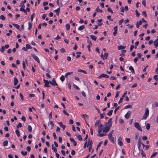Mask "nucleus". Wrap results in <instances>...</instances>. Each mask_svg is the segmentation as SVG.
<instances>
[{
  "instance_id": "obj_50",
  "label": "nucleus",
  "mask_w": 158,
  "mask_h": 158,
  "mask_svg": "<svg viewBox=\"0 0 158 158\" xmlns=\"http://www.w3.org/2000/svg\"><path fill=\"white\" fill-rule=\"evenodd\" d=\"M112 118H110L109 120L108 121V122L107 123H110V124L111 123V125H112Z\"/></svg>"
},
{
  "instance_id": "obj_20",
  "label": "nucleus",
  "mask_w": 158,
  "mask_h": 158,
  "mask_svg": "<svg viewBox=\"0 0 158 158\" xmlns=\"http://www.w3.org/2000/svg\"><path fill=\"white\" fill-rule=\"evenodd\" d=\"M27 129L29 132H31L32 131V128L30 125H28Z\"/></svg>"
},
{
  "instance_id": "obj_37",
  "label": "nucleus",
  "mask_w": 158,
  "mask_h": 158,
  "mask_svg": "<svg viewBox=\"0 0 158 158\" xmlns=\"http://www.w3.org/2000/svg\"><path fill=\"white\" fill-rule=\"evenodd\" d=\"M8 142L7 140L4 141L3 142V144L4 146H6L7 145Z\"/></svg>"
},
{
  "instance_id": "obj_8",
  "label": "nucleus",
  "mask_w": 158,
  "mask_h": 158,
  "mask_svg": "<svg viewBox=\"0 0 158 158\" xmlns=\"http://www.w3.org/2000/svg\"><path fill=\"white\" fill-rule=\"evenodd\" d=\"M131 114V112L130 111H128L127 114L125 115V117L127 118L128 119Z\"/></svg>"
},
{
  "instance_id": "obj_35",
  "label": "nucleus",
  "mask_w": 158,
  "mask_h": 158,
  "mask_svg": "<svg viewBox=\"0 0 158 158\" xmlns=\"http://www.w3.org/2000/svg\"><path fill=\"white\" fill-rule=\"evenodd\" d=\"M135 14L137 17H139L140 15V13H139L137 10H135Z\"/></svg>"
},
{
  "instance_id": "obj_60",
  "label": "nucleus",
  "mask_w": 158,
  "mask_h": 158,
  "mask_svg": "<svg viewBox=\"0 0 158 158\" xmlns=\"http://www.w3.org/2000/svg\"><path fill=\"white\" fill-rule=\"evenodd\" d=\"M27 150L28 152H30L31 150V148L30 146H27Z\"/></svg>"
},
{
  "instance_id": "obj_46",
  "label": "nucleus",
  "mask_w": 158,
  "mask_h": 158,
  "mask_svg": "<svg viewBox=\"0 0 158 158\" xmlns=\"http://www.w3.org/2000/svg\"><path fill=\"white\" fill-rule=\"evenodd\" d=\"M102 143H103L102 141H101L97 145V149H98V148L100 147L101 145L102 144Z\"/></svg>"
},
{
  "instance_id": "obj_51",
  "label": "nucleus",
  "mask_w": 158,
  "mask_h": 158,
  "mask_svg": "<svg viewBox=\"0 0 158 158\" xmlns=\"http://www.w3.org/2000/svg\"><path fill=\"white\" fill-rule=\"evenodd\" d=\"M0 18L1 19L3 20H4L5 19V17L3 15H2L0 16Z\"/></svg>"
},
{
  "instance_id": "obj_18",
  "label": "nucleus",
  "mask_w": 158,
  "mask_h": 158,
  "mask_svg": "<svg viewBox=\"0 0 158 158\" xmlns=\"http://www.w3.org/2000/svg\"><path fill=\"white\" fill-rule=\"evenodd\" d=\"M126 48V46H119L118 47V50H121L124 49Z\"/></svg>"
},
{
  "instance_id": "obj_5",
  "label": "nucleus",
  "mask_w": 158,
  "mask_h": 158,
  "mask_svg": "<svg viewBox=\"0 0 158 158\" xmlns=\"http://www.w3.org/2000/svg\"><path fill=\"white\" fill-rule=\"evenodd\" d=\"M43 81L45 83V84L44 85L45 87H50V85H49V81L44 79L43 80Z\"/></svg>"
},
{
  "instance_id": "obj_19",
  "label": "nucleus",
  "mask_w": 158,
  "mask_h": 158,
  "mask_svg": "<svg viewBox=\"0 0 158 158\" xmlns=\"http://www.w3.org/2000/svg\"><path fill=\"white\" fill-rule=\"evenodd\" d=\"M90 36L91 39L94 41H96V40L97 37L95 36L94 35H90Z\"/></svg>"
},
{
  "instance_id": "obj_61",
  "label": "nucleus",
  "mask_w": 158,
  "mask_h": 158,
  "mask_svg": "<svg viewBox=\"0 0 158 158\" xmlns=\"http://www.w3.org/2000/svg\"><path fill=\"white\" fill-rule=\"evenodd\" d=\"M77 44H75L74 47L73 48V49L75 50H77Z\"/></svg>"
},
{
  "instance_id": "obj_63",
  "label": "nucleus",
  "mask_w": 158,
  "mask_h": 158,
  "mask_svg": "<svg viewBox=\"0 0 158 158\" xmlns=\"http://www.w3.org/2000/svg\"><path fill=\"white\" fill-rule=\"evenodd\" d=\"M146 1L145 0H143L142 2V4L144 6H146Z\"/></svg>"
},
{
  "instance_id": "obj_40",
  "label": "nucleus",
  "mask_w": 158,
  "mask_h": 158,
  "mask_svg": "<svg viewBox=\"0 0 158 158\" xmlns=\"http://www.w3.org/2000/svg\"><path fill=\"white\" fill-rule=\"evenodd\" d=\"M60 80L62 82H63L64 80V77L63 75H62L60 77Z\"/></svg>"
},
{
  "instance_id": "obj_1",
  "label": "nucleus",
  "mask_w": 158,
  "mask_h": 158,
  "mask_svg": "<svg viewBox=\"0 0 158 158\" xmlns=\"http://www.w3.org/2000/svg\"><path fill=\"white\" fill-rule=\"evenodd\" d=\"M102 124H100L99 125L98 127V133L99 134H97V135L100 137H103L106 135V134H100V133L101 132L102 130Z\"/></svg>"
},
{
  "instance_id": "obj_38",
  "label": "nucleus",
  "mask_w": 158,
  "mask_h": 158,
  "mask_svg": "<svg viewBox=\"0 0 158 158\" xmlns=\"http://www.w3.org/2000/svg\"><path fill=\"white\" fill-rule=\"evenodd\" d=\"M22 127V124L19 123L16 126V127L17 128H19V127Z\"/></svg>"
},
{
  "instance_id": "obj_33",
  "label": "nucleus",
  "mask_w": 158,
  "mask_h": 158,
  "mask_svg": "<svg viewBox=\"0 0 158 158\" xmlns=\"http://www.w3.org/2000/svg\"><path fill=\"white\" fill-rule=\"evenodd\" d=\"M70 25L69 23H67L66 25V28L67 30H69L70 29Z\"/></svg>"
},
{
  "instance_id": "obj_29",
  "label": "nucleus",
  "mask_w": 158,
  "mask_h": 158,
  "mask_svg": "<svg viewBox=\"0 0 158 158\" xmlns=\"http://www.w3.org/2000/svg\"><path fill=\"white\" fill-rule=\"evenodd\" d=\"M78 72H82V73H85V74H87L85 70H81V69H78Z\"/></svg>"
},
{
  "instance_id": "obj_13",
  "label": "nucleus",
  "mask_w": 158,
  "mask_h": 158,
  "mask_svg": "<svg viewBox=\"0 0 158 158\" xmlns=\"http://www.w3.org/2000/svg\"><path fill=\"white\" fill-rule=\"evenodd\" d=\"M18 82V80L17 79V78L16 77H15L14 78V85L15 86L16 85Z\"/></svg>"
},
{
  "instance_id": "obj_23",
  "label": "nucleus",
  "mask_w": 158,
  "mask_h": 158,
  "mask_svg": "<svg viewBox=\"0 0 158 158\" xmlns=\"http://www.w3.org/2000/svg\"><path fill=\"white\" fill-rule=\"evenodd\" d=\"M12 25L17 29H19V28L20 26L18 24L15 23H12Z\"/></svg>"
},
{
  "instance_id": "obj_3",
  "label": "nucleus",
  "mask_w": 158,
  "mask_h": 158,
  "mask_svg": "<svg viewBox=\"0 0 158 158\" xmlns=\"http://www.w3.org/2000/svg\"><path fill=\"white\" fill-rule=\"evenodd\" d=\"M31 55L35 60L37 61L39 63H40V61L39 59L34 54H31Z\"/></svg>"
},
{
  "instance_id": "obj_44",
  "label": "nucleus",
  "mask_w": 158,
  "mask_h": 158,
  "mask_svg": "<svg viewBox=\"0 0 158 158\" xmlns=\"http://www.w3.org/2000/svg\"><path fill=\"white\" fill-rule=\"evenodd\" d=\"M28 26H29V27H28V28L29 30H30L32 27V24L31 23H30V22H28Z\"/></svg>"
},
{
  "instance_id": "obj_64",
  "label": "nucleus",
  "mask_w": 158,
  "mask_h": 158,
  "mask_svg": "<svg viewBox=\"0 0 158 158\" xmlns=\"http://www.w3.org/2000/svg\"><path fill=\"white\" fill-rule=\"evenodd\" d=\"M71 154L72 155H74L75 154V152L74 150H72L71 152Z\"/></svg>"
},
{
  "instance_id": "obj_4",
  "label": "nucleus",
  "mask_w": 158,
  "mask_h": 158,
  "mask_svg": "<svg viewBox=\"0 0 158 158\" xmlns=\"http://www.w3.org/2000/svg\"><path fill=\"white\" fill-rule=\"evenodd\" d=\"M134 126L135 128H136L139 131H142V129L138 123L137 122H135L134 123Z\"/></svg>"
},
{
  "instance_id": "obj_36",
  "label": "nucleus",
  "mask_w": 158,
  "mask_h": 158,
  "mask_svg": "<svg viewBox=\"0 0 158 158\" xmlns=\"http://www.w3.org/2000/svg\"><path fill=\"white\" fill-rule=\"evenodd\" d=\"M114 132V130H112L109 133L108 135V137H111L112 136V134Z\"/></svg>"
},
{
  "instance_id": "obj_12",
  "label": "nucleus",
  "mask_w": 158,
  "mask_h": 158,
  "mask_svg": "<svg viewBox=\"0 0 158 158\" xmlns=\"http://www.w3.org/2000/svg\"><path fill=\"white\" fill-rule=\"evenodd\" d=\"M60 8L59 7L57 8V9L55 10H54V12H55L56 13V14L57 15H59L60 13Z\"/></svg>"
},
{
  "instance_id": "obj_49",
  "label": "nucleus",
  "mask_w": 158,
  "mask_h": 158,
  "mask_svg": "<svg viewBox=\"0 0 158 158\" xmlns=\"http://www.w3.org/2000/svg\"><path fill=\"white\" fill-rule=\"evenodd\" d=\"M107 10L108 11L110 12L111 13H113V11L111 9L110 7H108L107 9Z\"/></svg>"
},
{
  "instance_id": "obj_56",
  "label": "nucleus",
  "mask_w": 158,
  "mask_h": 158,
  "mask_svg": "<svg viewBox=\"0 0 158 158\" xmlns=\"http://www.w3.org/2000/svg\"><path fill=\"white\" fill-rule=\"evenodd\" d=\"M19 6L22 8H24L25 7L24 4L22 2L20 3Z\"/></svg>"
},
{
  "instance_id": "obj_28",
  "label": "nucleus",
  "mask_w": 158,
  "mask_h": 158,
  "mask_svg": "<svg viewBox=\"0 0 158 158\" xmlns=\"http://www.w3.org/2000/svg\"><path fill=\"white\" fill-rule=\"evenodd\" d=\"M73 72H68L67 73H66L65 75V77H67L68 75H70L72 74Z\"/></svg>"
},
{
  "instance_id": "obj_21",
  "label": "nucleus",
  "mask_w": 158,
  "mask_h": 158,
  "mask_svg": "<svg viewBox=\"0 0 158 158\" xmlns=\"http://www.w3.org/2000/svg\"><path fill=\"white\" fill-rule=\"evenodd\" d=\"M85 28V27L84 25H82V26H80L78 27V30L81 31L82 30L84 29Z\"/></svg>"
},
{
  "instance_id": "obj_52",
  "label": "nucleus",
  "mask_w": 158,
  "mask_h": 158,
  "mask_svg": "<svg viewBox=\"0 0 158 158\" xmlns=\"http://www.w3.org/2000/svg\"><path fill=\"white\" fill-rule=\"evenodd\" d=\"M19 96H20V98H21V99L22 100H23V99H24L23 97V94H22L21 93H20Z\"/></svg>"
},
{
  "instance_id": "obj_32",
  "label": "nucleus",
  "mask_w": 158,
  "mask_h": 158,
  "mask_svg": "<svg viewBox=\"0 0 158 158\" xmlns=\"http://www.w3.org/2000/svg\"><path fill=\"white\" fill-rule=\"evenodd\" d=\"M112 125L111 124V123L110 124V123H106V125H105V127H110H110H111Z\"/></svg>"
},
{
  "instance_id": "obj_15",
  "label": "nucleus",
  "mask_w": 158,
  "mask_h": 158,
  "mask_svg": "<svg viewBox=\"0 0 158 158\" xmlns=\"http://www.w3.org/2000/svg\"><path fill=\"white\" fill-rule=\"evenodd\" d=\"M75 135L79 140L82 141V138L80 135L77 134Z\"/></svg>"
},
{
  "instance_id": "obj_14",
  "label": "nucleus",
  "mask_w": 158,
  "mask_h": 158,
  "mask_svg": "<svg viewBox=\"0 0 158 158\" xmlns=\"http://www.w3.org/2000/svg\"><path fill=\"white\" fill-rule=\"evenodd\" d=\"M108 138L109 139V140L110 141L113 143H114V138L113 136L111 137H108Z\"/></svg>"
},
{
  "instance_id": "obj_22",
  "label": "nucleus",
  "mask_w": 158,
  "mask_h": 158,
  "mask_svg": "<svg viewBox=\"0 0 158 158\" xmlns=\"http://www.w3.org/2000/svg\"><path fill=\"white\" fill-rule=\"evenodd\" d=\"M154 44L155 47L156 48L158 46V41L155 40L154 41Z\"/></svg>"
},
{
  "instance_id": "obj_42",
  "label": "nucleus",
  "mask_w": 158,
  "mask_h": 158,
  "mask_svg": "<svg viewBox=\"0 0 158 158\" xmlns=\"http://www.w3.org/2000/svg\"><path fill=\"white\" fill-rule=\"evenodd\" d=\"M150 128V124L149 123H148L146 125V128L147 130H148Z\"/></svg>"
},
{
  "instance_id": "obj_48",
  "label": "nucleus",
  "mask_w": 158,
  "mask_h": 158,
  "mask_svg": "<svg viewBox=\"0 0 158 158\" xmlns=\"http://www.w3.org/2000/svg\"><path fill=\"white\" fill-rule=\"evenodd\" d=\"M108 55V53H105L104 55V56L105 59H107V57Z\"/></svg>"
},
{
  "instance_id": "obj_9",
  "label": "nucleus",
  "mask_w": 158,
  "mask_h": 158,
  "mask_svg": "<svg viewBox=\"0 0 158 158\" xmlns=\"http://www.w3.org/2000/svg\"><path fill=\"white\" fill-rule=\"evenodd\" d=\"M142 143L140 141V138H139L138 141V148L140 150L141 145L142 144Z\"/></svg>"
},
{
  "instance_id": "obj_53",
  "label": "nucleus",
  "mask_w": 158,
  "mask_h": 158,
  "mask_svg": "<svg viewBox=\"0 0 158 158\" xmlns=\"http://www.w3.org/2000/svg\"><path fill=\"white\" fill-rule=\"evenodd\" d=\"M123 98H122V97H121V98H120V100H119V101L118 102V104H120V103H121L122 102V101L123 100Z\"/></svg>"
},
{
  "instance_id": "obj_2",
  "label": "nucleus",
  "mask_w": 158,
  "mask_h": 158,
  "mask_svg": "<svg viewBox=\"0 0 158 158\" xmlns=\"http://www.w3.org/2000/svg\"><path fill=\"white\" fill-rule=\"evenodd\" d=\"M149 114V111L148 108L146 109L145 111L144 114L142 117V119H145L148 116Z\"/></svg>"
},
{
  "instance_id": "obj_39",
  "label": "nucleus",
  "mask_w": 158,
  "mask_h": 158,
  "mask_svg": "<svg viewBox=\"0 0 158 158\" xmlns=\"http://www.w3.org/2000/svg\"><path fill=\"white\" fill-rule=\"evenodd\" d=\"M35 15V14L34 13H33L31 15V21H33V17H34Z\"/></svg>"
},
{
  "instance_id": "obj_31",
  "label": "nucleus",
  "mask_w": 158,
  "mask_h": 158,
  "mask_svg": "<svg viewBox=\"0 0 158 158\" xmlns=\"http://www.w3.org/2000/svg\"><path fill=\"white\" fill-rule=\"evenodd\" d=\"M15 132L18 136L19 137L20 136V132L18 129H17L15 131Z\"/></svg>"
},
{
  "instance_id": "obj_24",
  "label": "nucleus",
  "mask_w": 158,
  "mask_h": 158,
  "mask_svg": "<svg viewBox=\"0 0 158 158\" xmlns=\"http://www.w3.org/2000/svg\"><path fill=\"white\" fill-rule=\"evenodd\" d=\"M113 112V110H110L107 113V115L108 116H111Z\"/></svg>"
},
{
  "instance_id": "obj_62",
  "label": "nucleus",
  "mask_w": 158,
  "mask_h": 158,
  "mask_svg": "<svg viewBox=\"0 0 158 158\" xmlns=\"http://www.w3.org/2000/svg\"><path fill=\"white\" fill-rule=\"evenodd\" d=\"M55 39L56 40H58L60 39H61V38L58 35H57V37Z\"/></svg>"
},
{
  "instance_id": "obj_6",
  "label": "nucleus",
  "mask_w": 158,
  "mask_h": 158,
  "mask_svg": "<svg viewBox=\"0 0 158 158\" xmlns=\"http://www.w3.org/2000/svg\"><path fill=\"white\" fill-rule=\"evenodd\" d=\"M102 77H105L106 78H108L109 77V76L107 74L102 73L98 77V78L99 79H101Z\"/></svg>"
},
{
  "instance_id": "obj_26",
  "label": "nucleus",
  "mask_w": 158,
  "mask_h": 158,
  "mask_svg": "<svg viewBox=\"0 0 158 158\" xmlns=\"http://www.w3.org/2000/svg\"><path fill=\"white\" fill-rule=\"evenodd\" d=\"M26 48L27 49H31L32 48L31 47L29 44H27L26 45Z\"/></svg>"
},
{
  "instance_id": "obj_7",
  "label": "nucleus",
  "mask_w": 158,
  "mask_h": 158,
  "mask_svg": "<svg viewBox=\"0 0 158 158\" xmlns=\"http://www.w3.org/2000/svg\"><path fill=\"white\" fill-rule=\"evenodd\" d=\"M110 127H105L102 128V131L103 132H105L106 133H107L110 130Z\"/></svg>"
},
{
  "instance_id": "obj_45",
  "label": "nucleus",
  "mask_w": 158,
  "mask_h": 158,
  "mask_svg": "<svg viewBox=\"0 0 158 158\" xmlns=\"http://www.w3.org/2000/svg\"><path fill=\"white\" fill-rule=\"evenodd\" d=\"M50 124L52 126V128H51V129H53V127H54V123H53V122L52 121H51L50 122Z\"/></svg>"
},
{
  "instance_id": "obj_10",
  "label": "nucleus",
  "mask_w": 158,
  "mask_h": 158,
  "mask_svg": "<svg viewBox=\"0 0 158 158\" xmlns=\"http://www.w3.org/2000/svg\"><path fill=\"white\" fill-rule=\"evenodd\" d=\"M122 139L120 137L118 139V145L122 146L123 145V143L121 141Z\"/></svg>"
},
{
  "instance_id": "obj_17",
  "label": "nucleus",
  "mask_w": 158,
  "mask_h": 158,
  "mask_svg": "<svg viewBox=\"0 0 158 158\" xmlns=\"http://www.w3.org/2000/svg\"><path fill=\"white\" fill-rule=\"evenodd\" d=\"M52 149L54 151L55 153L57 152V148L54 147L53 144H52Z\"/></svg>"
},
{
  "instance_id": "obj_55",
  "label": "nucleus",
  "mask_w": 158,
  "mask_h": 158,
  "mask_svg": "<svg viewBox=\"0 0 158 158\" xmlns=\"http://www.w3.org/2000/svg\"><path fill=\"white\" fill-rule=\"evenodd\" d=\"M120 107V106H118V107H117L115 108V109L114 110V114H115L116 111H117V110Z\"/></svg>"
},
{
  "instance_id": "obj_58",
  "label": "nucleus",
  "mask_w": 158,
  "mask_h": 158,
  "mask_svg": "<svg viewBox=\"0 0 158 158\" xmlns=\"http://www.w3.org/2000/svg\"><path fill=\"white\" fill-rule=\"evenodd\" d=\"M121 11L123 13L124 11V9L123 7L121 6L120 8Z\"/></svg>"
},
{
  "instance_id": "obj_47",
  "label": "nucleus",
  "mask_w": 158,
  "mask_h": 158,
  "mask_svg": "<svg viewBox=\"0 0 158 158\" xmlns=\"http://www.w3.org/2000/svg\"><path fill=\"white\" fill-rule=\"evenodd\" d=\"M21 154L23 155V156H25L27 155V152H24L23 151H22L21 152Z\"/></svg>"
},
{
  "instance_id": "obj_54",
  "label": "nucleus",
  "mask_w": 158,
  "mask_h": 158,
  "mask_svg": "<svg viewBox=\"0 0 158 158\" xmlns=\"http://www.w3.org/2000/svg\"><path fill=\"white\" fill-rule=\"evenodd\" d=\"M137 56H138V58H140L142 56V54L140 53H138L137 54Z\"/></svg>"
},
{
  "instance_id": "obj_34",
  "label": "nucleus",
  "mask_w": 158,
  "mask_h": 158,
  "mask_svg": "<svg viewBox=\"0 0 158 158\" xmlns=\"http://www.w3.org/2000/svg\"><path fill=\"white\" fill-rule=\"evenodd\" d=\"M96 10L97 12H100V13H102V10H101L98 7L96 8Z\"/></svg>"
},
{
  "instance_id": "obj_41",
  "label": "nucleus",
  "mask_w": 158,
  "mask_h": 158,
  "mask_svg": "<svg viewBox=\"0 0 158 158\" xmlns=\"http://www.w3.org/2000/svg\"><path fill=\"white\" fill-rule=\"evenodd\" d=\"M5 47L4 46H2L1 48L0 51L2 52H3L5 50Z\"/></svg>"
},
{
  "instance_id": "obj_27",
  "label": "nucleus",
  "mask_w": 158,
  "mask_h": 158,
  "mask_svg": "<svg viewBox=\"0 0 158 158\" xmlns=\"http://www.w3.org/2000/svg\"><path fill=\"white\" fill-rule=\"evenodd\" d=\"M81 117L83 118H84L85 119L88 118V116L87 114H82L81 115Z\"/></svg>"
},
{
  "instance_id": "obj_30",
  "label": "nucleus",
  "mask_w": 158,
  "mask_h": 158,
  "mask_svg": "<svg viewBox=\"0 0 158 158\" xmlns=\"http://www.w3.org/2000/svg\"><path fill=\"white\" fill-rule=\"evenodd\" d=\"M157 154V152H154V153H153L151 155V156L150 157V158H152L153 157H155V156H156V155Z\"/></svg>"
},
{
  "instance_id": "obj_11",
  "label": "nucleus",
  "mask_w": 158,
  "mask_h": 158,
  "mask_svg": "<svg viewBox=\"0 0 158 158\" xmlns=\"http://www.w3.org/2000/svg\"><path fill=\"white\" fill-rule=\"evenodd\" d=\"M88 146H92V140H91V138H89L88 139V144L87 147Z\"/></svg>"
},
{
  "instance_id": "obj_57",
  "label": "nucleus",
  "mask_w": 158,
  "mask_h": 158,
  "mask_svg": "<svg viewBox=\"0 0 158 158\" xmlns=\"http://www.w3.org/2000/svg\"><path fill=\"white\" fill-rule=\"evenodd\" d=\"M51 85L54 86H55L56 85L58 86V84L56 83V82H52V84L51 83Z\"/></svg>"
},
{
  "instance_id": "obj_43",
  "label": "nucleus",
  "mask_w": 158,
  "mask_h": 158,
  "mask_svg": "<svg viewBox=\"0 0 158 158\" xmlns=\"http://www.w3.org/2000/svg\"><path fill=\"white\" fill-rule=\"evenodd\" d=\"M154 78L156 81H158V75H155L153 77Z\"/></svg>"
},
{
  "instance_id": "obj_59",
  "label": "nucleus",
  "mask_w": 158,
  "mask_h": 158,
  "mask_svg": "<svg viewBox=\"0 0 158 158\" xmlns=\"http://www.w3.org/2000/svg\"><path fill=\"white\" fill-rule=\"evenodd\" d=\"M63 113L64 114H65V115H67V116H69V114L66 112V110H63Z\"/></svg>"
},
{
  "instance_id": "obj_16",
  "label": "nucleus",
  "mask_w": 158,
  "mask_h": 158,
  "mask_svg": "<svg viewBox=\"0 0 158 158\" xmlns=\"http://www.w3.org/2000/svg\"><path fill=\"white\" fill-rule=\"evenodd\" d=\"M100 122V120H97L95 122V123L94 127H97L99 125V124Z\"/></svg>"
},
{
  "instance_id": "obj_25",
  "label": "nucleus",
  "mask_w": 158,
  "mask_h": 158,
  "mask_svg": "<svg viewBox=\"0 0 158 158\" xmlns=\"http://www.w3.org/2000/svg\"><path fill=\"white\" fill-rule=\"evenodd\" d=\"M129 69L131 71V72L132 73H135L134 70L133 68V67L132 66H130L129 67Z\"/></svg>"
}]
</instances>
